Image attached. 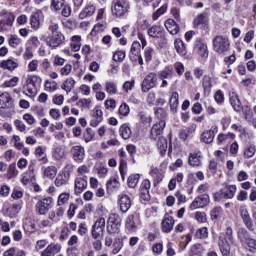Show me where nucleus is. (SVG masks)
Instances as JSON below:
<instances>
[{
    "label": "nucleus",
    "instance_id": "1",
    "mask_svg": "<svg viewBox=\"0 0 256 256\" xmlns=\"http://www.w3.org/2000/svg\"><path fill=\"white\" fill-rule=\"evenodd\" d=\"M233 229L227 228L226 233H222L219 236L218 245L223 256H229L231 254V246L234 245Z\"/></svg>",
    "mask_w": 256,
    "mask_h": 256
},
{
    "label": "nucleus",
    "instance_id": "2",
    "mask_svg": "<svg viewBox=\"0 0 256 256\" xmlns=\"http://www.w3.org/2000/svg\"><path fill=\"white\" fill-rule=\"evenodd\" d=\"M11 109H15V101L11 94L0 93V117H11Z\"/></svg>",
    "mask_w": 256,
    "mask_h": 256
},
{
    "label": "nucleus",
    "instance_id": "3",
    "mask_svg": "<svg viewBox=\"0 0 256 256\" xmlns=\"http://www.w3.org/2000/svg\"><path fill=\"white\" fill-rule=\"evenodd\" d=\"M130 5L127 0H113L111 4V13L113 17L117 19H123L127 17L129 13Z\"/></svg>",
    "mask_w": 256,
    "mask_h": 256
},
{
    "label": "nucleus",
    "instance_id": "4",
    "mask_svg": "<svg viewBox=\"0 0 256 256\" xmlns=\"http://www.w3.org/2000/svg\"><path fill=\"white\" fill-rule=\"evenodd\" d=\"M213 49L219 55H225L229 51L230 43L229 38L225 36H216L212 40Z\"/></svg>",
    "mask_w": 256,
    "mask_h": 256
},
{
    "label": "nucleus",
    "instance_id": "5",
    "mask_svg": "<svg viewBox=\"0 0 256 256\" xmlns=\"http://www.w3.org/2000/svg\"><path fill=\"white\" fill-rule=\"evenodd\" d=\"M121 231V216L117 213H112L109 215L107 222V232L110 235H118Z\"/></svg>",
    "mask_w": 256,
    "mask_h": 256
},
{
    "label": "nucleus",
    "instance_id": "6",
    "mask_svg": "<svg viewBox=\"0 0 256 256\" xmlns=\"http://www.w3.org/2000/svg\"><path fill=\"white\" fill-rule=\"evenodd\" d=\"M42 81L41 77L37 75L28 76L24 86V89L28 92L26 95L28 97H35L37 86L41 85Z\"/></svg>",
    "mask_w": 256,
    "mask_h": 256
},
{
    "label": "nucleus",
    "instance_id": "7",
    "mask_svg": "<svg viewBox=\"0 0 256 256\" xmlns=\"http://www.w3.org/2000/svg\"><path fill=\"white\" fill-rule=\"evenodd\" d=\"M105 233V219L103 217L98 218L94 225H92L91 235L92 239H103Z\"/></svg>",
    "mask_w": 256,
    "mask_h": 256
},
{
    "label": "nucleus",
    "instance_id": "8",
    "mask_svg": "<svg viewBox=\"0 0 256 256\" xmlns=\"http://www.w3.org/2000/svg\"><path fill=\"white\" fill-rule=\"evenodd\" d=\"M65 42V35L61 32H57L56 34H51L46 38V45L51 49H57L60 45H63Z\"/></svg>",
    "mask_w": 256,
    "mask_h": 256
},
{
    "label": "nucleus",
    "instance_id": "9",
    "mask_svg": "<svg viewBox=\"0 0 256 256\" xmlns=\"http://www.w3.org/2000/svg\"><path fill=\"white\" fill-rule=\"evenodd\" d=\"M157 86V74L156 73H149L141 84V89L143 93H149L153 87Z\"/></svg>",
    "mask_w": 256,
    "mask_h": 256
},
{
    "label": "nucleus",
    "instance_id": "10",
    "mask_svg": "<svg viewBox=\"0 0 256 256\" xmlns=\"http://www.w3.org/2000/svg\"><path fill=\"white\" fill-rule=\"evenodd\" d=\"M53 198L47 197L36 203V211L39 215H45L51 209Z\"/></svg>",
    "mask_w": 256,
    "mask_h": 256
},
{
    "label": "nucleus",
    "instance_id": "11",
    "mask_svg": "<svg viewBox=\"0 0 256 256\" xmlns=\"http://www.w3.org/2000/svg\"><path fill=\"white\" fill-rule=\"evenodd\" d=\"M139 217L137 215L130 214L125 221V227L129 233H135L139 227Z\"/></svg>",
    "mask_w": 256,
    "mask_h": 256
},
{
    "label": "nucleus",
    "instance_id": "12",
    "mask_svg": "<svg viewBox=\"0 0 256 256\" xmlns=\"http://www.w3.org/2000/svg\"><path fill=\"white\" fill-rule=\"evenodd\" d=\"M118 205L120 207L121 213H127L129 209H131V205L133 202L131 201V197L127 194H120L118 196Z\"/></svg>",
    "mask_w": 256,
    "mask_h": 256
},
{
    "label": "nucleus",
    "instance_id": "13",
    "mask_svg": "<svg viewBox=\"0 0 256 256\" xmlns=\"http://www.w3.org/2000/svg\"><path fill=\"white\" fill-rule=\"evenodd\" d=\"M209 205V196L207 194H202L194 199L190 204V209L193 211L195 209H200L207 207Z\"/></svg>",
    "mask_w": 256,
    "mask_h": 256
},
{
    "label": "nucleus",
    "instance_id": "14",
    "mask_svg": "<svg viewBox=\"0 0 256 256\" xmlns=\"http://www.w3.org/2000/svg\"><path fill=\"white\" fill-rule=\"evenodd\" d=\"M70 153L76 163H83V160L85 159V148L83 146H73L70 149Z\"/></svg>",
    "mask_w": 256,
    "mask_h": 256
},
{
    "label": "nucleus",
    "instance_id": "15",
    "mask_svg": "<svg viewBox=\"0 0 256 256\" xmlns=\"http://www.w3.org/2000/svg\"><path fill=\"white\" fill-rule=\"evenodd\" d=\"M239 211H240V217L244 225H246L249 231H253L255 228L253 226V220L251 219V215H249V210H247L245 206H241Z\"/></svg>",
    "mask_w": 256,
    "mask_h": 256
},
{
    "label": "nucleus",
    "instance_id": "16",
    "mask_svg": "<svg viewBox=\"0 0 256 256\" xmlns=\"http://www.w3.org/2000/svg\"><path fill=\"white\" fill-rule=\"evenodd\" d=\"M151 189V181L149 179L143 180L140 185V199L143 201H150L151 194H149V190Z\"/></svg>",
    "mask_w": 256,
    "mask_h": 256
},
{
    "label": "nucleus",
    "instance_id": "17",
    "mask_svg": "<svg viewBox=\"0 0 256 256\" xmlns=\"http://www.w3.org/2000/svg\"><path fill=\"white\" fill-rule=\"evenodd\" d=\"M217 133H219V127L212 126L210 130H206L202 133L201 141L207 144L213 143V139H215V135H217Z\"/></svg>",
    "mask_w": 256,
    "mask_h": 256
},
{
    "label": "nucleus",
    "instance_id": "18",
    "mask_svg": "<svg viewBox=\"0 0 256 256\" xmlns=\"http://www.w3.org/2000/svg\"><path fill=\"white\" fill-rule=\"evenodd\" d=\"M165 125H166L165 120H160L159 122H156L151 129V139H153L154 141H157V138L161 137V134L165 129Z\"/></svg>",
    "mask_w": 256,
    "mask_h": 256
},
{
    "label": "nucleus",
    "instance_id": "19",
    "mask_svg": "<svg viewBox=\"0 0 256 256\" xmlns=\"http://www.w3.org/2000/svg\"><path fill=\"white\" fill-rule=\"evenodd\" d=\"M91 121L90 125L91 127H97L101 121H103V111L99 109V107H96L91 111Z\"/></svg>",
    "mask_w": 256,
    "mask_h": 256
},
{
    "label": "nucleus",
    "instance_id": "20",
    "mask_svg": "<svg viewBox=\"0 0 256 256\" xmlns=\"http://www.w3.org/2000/svg\"><path fill=\"white\" fill-rule=\"evenodd\" d=\"M61 252V244L51 243L41 252V256H55Z\"/></svg>",
    "mask_w": 256,
    "mask_h": 256
},
{
    "label": "nucleus",
    "instance_id": "21",
    "mask_svg": "<svg viewBox=\"0 0 256 256\" xmlns=\"http://www.w3.org/2000/svg\"><path fill=\"white\" fill-rule=\"evenodd\" d=\"M161 225L163 233H171V231H173V226L175 225V220L172 216H167L162 220Z\"/></svg>",
    "mask_w": 256,
    "mask_h": 256
},
{
    "label": "nucleus",
    "instance_id": "22",
    "mask_svg": "<svg viewBox=\"0 0 256 256\" xmlns=\"http://www.w3.org/2000/svg\"><path fill=\"white\" fill-rule=\"evenodd\" d=\"M194 27H201V25H207L209 23V12H202L194 19Z\"/></svg>",
    "mask_w": 256,
    "mask_h": 256
},
{
    "label": "nucleus",
    "instance_id": "23",
    "mask_svg": "<svg viewBox=\"0 0 256 256\" xmlns=\"http://www.w3.org/2000/svg\"><path fill=\"white\" fill-rule=\"evenodd\" d=\"M229 97H230V103L234 111H237V112L241 111L243 107L241 105V100L239 99V95H237V93L235 92H230Z\"/></svg>",
    "mask_w": 256,
    "mask_h": 256
},
{
    "label": "nucleus",
    "instance_id": "24",
    "mask_svg": "<svg viewBox=\"0 0 256 256\" xmlns=\"http://www.w3.org/2000/svg\"><path fill=\"white\" fill-rule=\"evenodd\" d=\"M188 163L191 167H200L201 165V152H194L189 154Z\"/></svg>",
    "mask_w": 256,
    "mask_h": 256
},
{
    "label": "nucleus",
    "instance_id": "25",
    "mask_svg": "<svg viewBox=\"0 0 256 256\" xmlns=\"http://www.w3.org/2000/svg\"><path fill=\"white\" fill-rule=\"evenodd\" d=\"M87 189V180L85 178H76L75 180V193L81 195Z\"/></svg>",
    "mask_w": 256,
    "mask_h": 256
},
{
    "label": "nucleus",
    "instance_id": "26",
    "mask_svg": "<svg viewBox=\"0 0 256 256\" xmlns=\"http://www.w3.org/2000/svg\"><path fill=\"white\" fill-rule=\"evenodd\" d=\"M165 27L170 35H177V33H179V25L173 19H168L165 22Z\"/></svg>",
    "mask_w": 256,
    "mask_h": 256
},
{
    "label": "nucleus",
    "instance_id": "27",
    "mask_svg": "<svg viewBox=\"0 0 256 256\" xmlns=\"http://www.w3.org/2000/svg\"><path fill=\"white\" fill-rule=\"evenodd\" d=\"M156 141H157L156 145L158 147L160 155H165V153H167V149H168L167 138H165L163 136H158Z\"/></svg>",
    "mask_w": 256,
    "mask_h": 256
},
{
    "label": "nucleus",
    "instance_id": "28",
    "mask_svg": "<svg viewBox=\"0 0 256 256\" xmlns=\"http://www.w3.org/2000/svg\"><path fill=\"white\" fill-rule=\"evenodd\" d=\"M19 211H21V205L13 204L12 206L6 208V210H4V213L5 215H7V217H10V219H13V217H17V215L19 214Z\"/></svg>",
    "mask_w": 256,
    "mask_h": 256
},
{
    "label": "nucleus",
    "instance_id": "29",
    "mask_svg": "<svg viewBox=\"0 0 256 256\" xmlns=\"http://www.w3.org/2000/svg\"><path fill=\"white\" fill-rule=\"evenodd\" d=\"M69 183V173L61 172L55 179L56 187H63Z\"/></svg>",
    "mask_w": 256,
    "mask_h": 256
},
{
    "label": "nucleus",
    "instance_id": "30",
    "mask_svg": "<svg viewBox=\"0 0 256 256\" xmlns=\"http://www.w3.org/2000/svg\"><path fill=\"white\" fill-rule=\"evenodd\" d=\"M163 31V27L154 25L148 29V35L149 37L158 39L159 37H163Z\"/></svg>",
    "mask_w": 256,
    "mask_h": 256
},
{
    "label": "nucleus",
    "instance_id": "31",
    "mask_svg": "<svg viewBox=\"0 0 256 256\" xmlns=\"http://www.w3.org/2000/svg\"><path fill=\"white\" fill-rule=\"evenodd\" d=\"M95 13V5L88 4L85 8L80 12L79 19H85L87 17H91Z\"/></svg>",
    "mask_w": 256,
    "mask_h": 256
},
{
    "label": "nucleus",
    "instance_id": "32",
    "mask_svg": "<svg viewBox=\"0 0 256 256\" xmlns=\"http://www.w3.org/2000/svg\"><path fill=\"white\" fill-rule=\"evenodd\" d=\"M195 49L198 51L200 57H209V51L207 50V44H203L201 41H196Z\"/></svg>",
    "mask_w": 256,
    "mask_h": 256
},
{
    "label": "nucleus",
    "instance_id": "33",
    "mask_svg": "<svg viewBox=\"0 0 256 256\" xmlns=\"http://www.w3.org/2000/svg\"><path fill=\"white\" fill-rule=\"evenodd\" d=\"M179 107V93L173 92L170 98V109L172 113H177Z\"/></svg>",
    "mask_w": 256,
    "mask_h": 256
},
{
    "label": "nucleus",
    "instance_id": "34",
    "mask_svg": "<svg viewBox=\"0 0 256 256\" xmlns=\"http://www.w3.org/2000/svg\"><path fill=\"white\" fill-rule=\"evenodd\" d=\"M174 75L173 67L167 66L164 70L158 72V77L163 79H171Z\"/></svg>",
    "mask_w": 256,
    "mask_h": 256
},
{
    "label": "nucleus",
    "instance_id": "35",
    "mask_svg": "<svg viewBox=\"0 0 256 256\" xmlns=\"http://www.w3.org/2000/svg\"><path fill=\"white\" fill-rule=\"evenodd\" d=\"M24 230L26 233H35V222L31 218H26L23 223Z\"/></svg>",
    "mask_w": 256,
    "mask_h": 256
},
{
    "label": "nucleus",
    "instance_id": "36",
    "mask_svg": "<svg viewBox=\"0 0 256 256\" xmlns=\"http://www.w3.org/2000/svg\"><path fill=\"white\" fill-rule=\"evenodd\" d=\"M222 191H224L226 199H233V197H235V193H237V186L228 185L222 189Z\"/></svg>",
    "mask_w": 256,
    "mask_h": 256
},
{
    "label": "nucleus",
    "instance_id": "37",
    "mask_svg": "<svg viewBox=\"0 0 256 256\" xmlns=\"http://www.w3.org/2000/svg\"><path fill=\"white\" fill-rule=\"evenodd\" d=\"M175 49L179 55H187V49L185 48V43L181 39H177L174 42Z\"/></svg>",
    "mask_w": 256,
    "mask_h": 256
},
{
    "label": "nucleus",
    "instance_id": "38",
    "mask_svg": "<svg viewBox=\"0 0 256 256\" xmlns=\"http://www.w3.org/2000/svg\"><path fill=\"white\" fill-rule=\"evenodd\" d=\"M70 47L72 51H79V49H81V36L79 35L72 36Z\"/></svg>",
    "mask_w": 256,
    "mask_h": 256
},
{
    "label": "nucleus",
    "instance_id": "39",
    "mask_svg": "<svg viewBox=\"0 0 256 256\" xmlns=\"http://www.w3.org/2000/svg\"><path fill=\"white\" fill-rule=\"evenodd\" d=\"M202 85L205 95H209V93H211V88L213 87V82L211 81V78L209 76H204Z\"/></svg>",
    "mask_w": 256,
    "mask_h": 256
},
{
    "label": "nucleus",
    "instance_id": "40",
    "mask_svg": "<svg viewBox=\"0 0 256 256\" xmlns=\"http://www.w3.org/2000/svg\"><path fill=\"white\" fill-rule=\"evenodd\" d=\"M2 67L4 69H8V71H15V69L19 67V63H17L15 60L8 59L2 62Z\"/></svg>",
    "mask_w": 256,
    "mask_h": 256
},
{
    "label": "nucleus",
    "instance_id": "41",
    "mask_svg": "<svg viewBox=\"0 0 256 256\" xmlns=\"http://www.w3.org/2000/svg\"><path fill=\"white\" fill-rule=\"evenodd\" d=\"M57 176V168L55 166H48L44 169V177L47 179H55Z\"/></svg>",
    "mask_w": 256,
    "mask_h": 256
},
{
    "label": "nucleus",
    "instance_id": "42",
    "mask_svg": "<svg viewBox=\"0 0 256 256\" xmlns=\"http://www.w3.org/2000/svg\"><path fill=\"white\" fill-rule=\"evenodd\" d=\"M105 91L108 95H117V84L112 81H107L105 84Z\"/></svg>",
    "mask_w": 256,
    "mask_h": 256
},
{
    "label": "nucleus",
    "instance_id": "43",
    "mask_svg": "<svg viewBox=\"0 0 256 256\" xmlns=\"http://www.w3.org/2000/svg\"><path fill=\"white\" fill-rule=\"evenodd\" d=\"M73 87H75V80L73 78H68L63 82L61 89L66 91V93H70Z\"/></svg>",
    "mask_w": 256,
    "mask_h": 256
},
{
    "label": "nucleus",
    "instance_id": "44",
    "mask_svg": "<svg viewBox=\"0 0 256 256\" xmlns=\"http://www.w3.org/2000/svg\"><path fill=\"white\" fill-rule=\"evenodd\" d=\"M22 43L21 38L17 35H10L8 39V45L12 47V49H17V46Z\"/></svg>",
    "mask_w": 256,
    "mask_h": 256
},
{
    "label": "nucleus",
    "instance_id": "45",
    "mask_svg": "<svg viewBox=\"0 0 256 256\" xmlns=\"http://www.w3.org/2000/svg\"><path fill=\"white\" fill-rule=\"evenodd\" d=\"M139 174H132L128 177V186L131 189H135L137 187V183H139Z\"/></svg>",
    "mask_w": 256,
    "mask_h": 256
},
{
    "label": "nucleus",
    "instance_id": "46",
    "mask_svg": "<svg viewBox=\"0 0 256 256\" xmlns=\"http://www.w3.org/2000/svg\"><path fill=\"white\" fill-rule=\"evenodd\" d=\"M192 133H195V129L193 127L181 130L179 134L180 139L182 141H187V139L189 138V135H191Z\"/></svg>",
    "mask_w": 256,
    "mask_h": 256
},
{
    "label": "nucleus",
    "instance_id": "47",
    "mask_svg": "<svg viewBox=\"0 0 256 256\" xmlns=\"http://www.w3.org/2000/svg\"><path fill=\"white\" fill-rule=\"evenodd\" d=\"M167 12V4H163L157 11H155L152 15V19L157 21L161 15H165Z\"/></svg>",
    "mask_w": 256,
    "mask_h": 256
},
{
    "label": "nucleus",
    "instance_id": "48",
    "mask_svg": "<svg viewBox=\"0 0 256 256\" xmlns=\"http://www.w3.org/2000/svg\"><path fill=\"white\" fill-rule=\"evenodd\" d=\"M120 135L124 139H129L131 137V128L127 124H123L120 127Z\"/></svg>",
    "mask_w": 256,
    "mask_h": 256
},
{
    "label": "nucleus",
    "instance_id": "49",
    "mask_svg": "<svg viewBox=\"0 0 256 256\" xmlns=\"http://www.w3.org/2000/svg\"><path fill=\"white\" fill-rule=\"evenodd\" d=\"M256 148L254 145H248L244 149V158L245 159H251L253 155H255Z\"/></svg>",
    "mask_w": 256,
    "mask_h": 256
},
{
    "label": "nucleus",
    "instance_id": "50",
    "mask_svg": "<svg viewBox=\"0 0 256 256\" xmlns=\"http://www.w3.org/2000/svg\"><path fill=\"white\" fill-rule=\"evenodd\" d=\"M35 155L36 157H42L40 158V161L42 163H47V156L45 155V148H43L42 146H39L36 148L35 150Z\"/></svg>",
    "mask_w": 256,
    "mask_h": 256
},
{
    "label": "nucleus",
    "instance_id": "51",
    "mask_svg": "<svg viewBox=\"0 0 256 256\" xmlns=\"http://www.w3.org/2000/svg\"><path fill=\"white\" fill-rule=\"evenodd\" d=\"M30 25L32 29H38L41 25V21L39 20V14H32L30 17Z\"/></svg>",
    "mask_w": 256,
    "mask_h": 256
},
{
    "label": "nucleus",
    "instance_id": "52",
    "mask_svg": "<svg viewBox=\"0 0 256 256\" xmlns=\"http://www.w3.org/2000/svg\"><path fill=\"white\" fill-rule=\"evenodd\" d=\"M202 251L201 244H194L190 249L189 256H201Z\"/></svg>",
    "mask_w": 256,
    "mask_h": 256
},
{
    "label": "nucleus",
    "instance_id": "53",
    "mask_svg": "<svg viewBox=\"0 0 256 256\" xmlns=\"http://www.w3.org/2000/svg\"><path fill=\"white\" fill-rule=\"evenodd\" d=\"M221 213H223V208L221 207H215L214 209H212L210 212V217L212 221H217V219L221 217Z\"/></svg>",
    "mask_w": 256,
    "mask_h": 256
},
{
    "label": "nucleus",
    "instance_id": "54",
    "mask_svg": "<svg viewBox=\"0 0 256 256\" xmlns=\"http://www.w3.org/2000/svg\"><path fill=\"white\" fill-rule=\"evenodd\" d=\"M131 55H140L141 54V43L134 41L130 50Z\"/></svg>",
    "mask_w": 256,
    "mask_h": 256
},
{
    "label": "nucleus",
    "instance_id": "55",
    "mask_svg": "<svg viewBox=\"0 0 256 256\" xmlns=\"http://www.w3.org/2000/svg\"><path fill=\"white\" fill-rule=\"evenodd\" d=\"M64 5H65V0H51V7H53L55 11H61Z\"/></svg>",
    "mask_w": 256,
    "mask_h": 256
},
{
    "label": "nucleus",
    "instance_id": "56",
    "mask_svg": "<svg viewBox=\"0 0 256 256\" xmlns=\"http://www.w3.org/2000/svg\"><path fill=\"white\" fill-rule=\"evenodd\" d=\"M53 157L56 161H61V159H65V150L61 148H56L53 152Z\"/></svg>",
    "mask_w": 256,
    "mask_h": 256
},
{
    "label": "nucleus",
    "instance_id": "57",
    "mask_svg": "<svg viewBox=\"0 0 256 256\" xmlns=\"http://www.w3.org/2000/svg\"><path fill=\"white\" fill-rule=\"evenodd\" d=\"M106 187L110 190L119 189V180L116 178H110L106 183Z\"/></svg>",
    "mask_w": 256,
    "mask_h": 256
},
{
    "label": "nucleus",
    "instance_id": "58",
    "mask_svg": "<svg viewBox=\"0 0 256 256\" xmlns=\"http://www.w3.org/2000/svg\"><path fill=\"white\" fill-rule=\"evenodd\" d=\"M12 141L14 143V147L15 149H18V151H21L23 149V147H25V145L23 144V142H21V137L14 135L12 137Z\"/></svg>",
    "mask_w": 256,
    "mask_h": 256
},
{
    "label": "nucleus",
    "instance_id": "59",
    "mask_svg": "<svg viewBox=\"0 0 256 256\" xmlns=\"http://www.w3.org/2000/svg\"><path fill=\"white\" fill-rule=\"evenodd\" d=\"M44 87L46 91H50V92L57 91V82L46 80Z\"/></svg>",
    "mask_w": 256,
    "mask_h": 256
},
{
    "label": "nucleus",
    "instance_id": "60",
    "mask_svg": "<svg viewBox=\"0 0 256 256\" xmlns=\"http://www.w3.org/2000/svg\"><path fill=\"white\" fill-rule=\"evenodd\" d=\"M113 61H116L118 63H121V62L125 61V51H123V50L116 51L113 54Z\"/></svg>",
    "mask_w": 256,
    "mask_h": 256
},
{
    "label": "nucleus",
    "instance_id": "61",
    "mask_svg": "<svg viewBox=\"0 0 256 256\" xmlns=\"http://www.w3.org/2000/svg\"><path fill=\"white\" fill-rule=\"evenodd\" d=\"M139 119H140V122L143 123V125H149L151 123V121H153L151 116L145 114V112L139 113Z\"/></svg>",
    "mask_w": 256,
    "mask_h": 256
},
{
    "label": "nucleus",
    "instance_id": "62",
    "mask_svg": "<svg viewBox=\"0 0 256 256\" xmlns=\"http://www.w3.org/2000/svg\"><path fill=\"white\" fill-rule=\"evenodd\" d=\"M129 105L127 103H123L120 105L118 113L119 115H122V117H127L129 115Z\"/></svg>",
    "mask_w": 256,
    "mask_h": 256
},
{
    "label": "nucleus",
    "instance_id": "63",
    "mask_svg": "<svg viewBox=\"0 0 256 256\" xmlns=\"http://www.w3.org/2000/svg\"><path fill=\"white\" fill-rule=\"evenodd\" d=\"M67 201H69V193L60 194L58 197V202H57L58 207L65 205V203H67Z\"/></svg>",
    "mask_w": 256,
    "mask_h": 256
},
{
    "label": "nucleus",
    "instance_id": "64",
    "mask_svg": "<svg viewBox=\"0 0 256 256\" xmlns=\"http://www.w3.org/2000/svg\"><path fill=\"white\" fill-rule=\"evenodd\" d=\"M243 115L246 121L251 122L253 119V111H251V107L246 106V108L243 110Z\"/></svg>",
    "mask_w": 256,
    "mask_h": 256
}]
</instances>
